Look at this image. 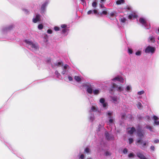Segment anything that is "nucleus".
Here are the masks:
<instances>
[{"instance_id":"nucleus-1","label":"nucleus","mask_w":159,"mask_h":159,"mask_svg":"<svg viewBox=\"0 0 159 159\" xmlns=\"http://www.w3.org/2000/svg\"><path fill=\"white\" fill-rule=\"evenodd\" d=\"M24 42L26 46L33 52H35L38 49L37 44L32 41L29 39H25L24 40Z\"/></svg>"},{"instance_id":"nucleus-2","label":"nucleus","mask_w":159,"mask_h":159,"mask_svg":"<svg viewBox=\"0 0 159 159\" xmlns=\"http://www.w3.org/2000/svg\"><path fill=\"white\" fill-rule=\"evenodd\" d=\"M111 88H110V91L111 93L113 90H116L119 92H121L123 90V89L121 85H117L116 83L112 82L111 84Z\"/></svg>"},{"instance_id":"nucleus-3","label":"nucleus","mask_w":159,"mask_h":159,"mask_svg":"<svg viewBox=\"0 0 159 159\" xmlns=\"http://www.w3.org/2000/svg\"><path fill=\"white\" fill-rule=\"evenodd\" d=\"M113 114V112L111 111H108L106 113V116L109 118V120L107 121V125L110 126L114 125V119L113 117L111 116Z\"/></svg>"},{"instance_id":"nucleus-4","label":"nucleus","mask_w":159,"mask_h":159,"mask_svg":"<svg viewBox=\"0 0 159 159\" xmlns=\"http://www.w3.org/2000/svg\"><path fill=\"white\" fill-rule=\"evenodd\" d=\"M139 21L145 29H149L150 28V25L143 18H140Z\"/></svg>"},{"instance_id":"nucleus-5","label":"nucleus","mask_w":159,"mask_h":159,"mask_svg":"<svg viewBox=\"0 0 159 159\" xmlns=\"http://www.w3.org/2000/svg\"><path fill=\"white\" fill-rule=\"evenodd\" d=\"M96 111V110L95 107L94 106H92L91 107V109L89 111V112L90 114L89 117V120L91 122H92L94 119V115L92 114V111Z\"/></svg>"},{"instance_id":"nucleus-6","label":"nucleus","mask_w":159,"mask_h":159,"mask_svg":"<svg viewBox=\"0 0 159 159\" xmlns=\"http://www.w3.org/2000/svg\"><path fill=\"white\" fill-rule=\"evenodd\" d=\"M124 79L120 76H117L112 80V81L115 83H123L124 82Z\"/></svg>"},{"instance_id":"nucleus-7","label":"nucleus","mask_w":159,"mask_h":159,"mask_svg":"<svg viewBox=\"0 0 159 159\" xmlns=\"http://www.w3.org/2000/svg\"><path fill=\"white\" fill-rule=\"evenodd\" d=\"M84 86L86 87V90L87 93L90 94L93 93V89L92 86L91 84H85Z\"/></svg>"},{"instance_id":"nucleus-8","label":"nucleus","mask_w":159,"mask_h":159,"mask_svg":"<svg viewBox=\"0 0 159 159\" xmlns=\"http://www.w3.org/2000/svg\"><path fill=\"white\" fill-rule=\"evenodd\" d=\"M155 50V49L154 48L151 46H148L145 49V52L146 53H153L154 52Z\"/></svg>"},{"instance_id":"nucleus-9","label":"nucleus","mask_w":159,"mask_h":159,"mask_svg":"<svg viewBox=\"0 0 159 159\" xmlns=\"http://www.w3.org/2000/svg\"><path fill=\"white\" fill-rule=\"evenodd\" d=\"M49 2V1L48 0H46L44 3L42 4L41 8V13H44L46 7L48 4Z\"/></svg>"},{"instance_id":"nucleus-10","label":"nucleus","mask_w":159,"mask_h":159,"mask_svg":"<svg viewBox=\"0 0 159 159\" xmlns=\"http://www.w3.org/2000/svg\"><path fill=\"white\" fill-rule=\"evenodd\" d=\"M137 134L138 136L139 137H143L144 133H143L141 131L139 125H138L137 129Z\"/></svg>"},{"instance_id":"nucleus-11","label":"nucleus","mask_w":159,"mask_h":159,"mask_svg":"<svg viewBox=\"0 0 159 159\" xmlns=\"http://www.w3.org/2000/svg\"><path fill=\"white\" fill-rule=\"evenodd\" d=\"M105 136L107 139L109 140H113L114 137L112 134H110L107 132L106 131L105 133Z\"/></svg>"},{"instance_id":"nucleus-12","label":"nucleus","mask_w":159,"mask_h":159,"mask_svg":"<svg viewBox=\"0 0 159 159\" xmlns=\"http://www.w3.org/2000/svg\"><path fill=\"white\" fill-rule=\"evenodd\" d=\"M41 20V16L39 14H36L35 16H34L33 19V22L34 23H36L37 22L40 21Z\"/></svg>"},{"instance_id":"nucleus-13","label":"nucleus","mask_w":159,"mask_h":159,"mask_svg":"<svg viewBox=\"0 0 159 159\" xmlns=\"http://www.w3.org/2000/svg\"><path fill=\"white\" fill-rule=\"evenodd\" d=\"M99 102L102 105L103 108L105 109L107 108L108 104L107 102H105V100L104 98H100L99 100Z\"/></svg>"},{"instance_id":"nucleus-14","label":"nucleus","mask_w":159,"mask_h":159,"mask_svg":"<svg viewBox=\"0 0 159 159\" xmlns=\"http://www.w3.org/2000/svg\"><path fill=\"white\" fill-rule=\"evenodd\" d=\"M68 68L69 66L68 65H65L63 67V70L61 72V74L63 75L65 74L67 75Z\"/></svg>"},{"instance_id":"nucleus-15","label":"nucleus","mask_w":159,"mask_h":159,"mask_svg":"<svg viewBox=\"0 0 159 159\" xmlns=\"http://www.w3.org/2000/svg\"><path fill=\"white\" fill-rule=\"evenodd\" d=\"M87 14L88 15H89L90 14H95V15H99V12H98L97 10L96 9H93L92 10H90L88 11L87 12Z\"/></svg>"},{"instance_id":"nucleus-16","label":"nucleus","mask_w":159,"mask_h":159,"mask_svg":"<svg viewBox=\"0 0 159 159\" xmlns=\"http://www.w3.org/2000/svg\"><path fill=\"white\" fill-rule=\"evenodd\" d=\"M127 130H128V134H133V133L136 131L135 128L134 127H132L131 128H128Z\"/></svg>"},{"instance_id":"nucleus-17","label":"nucleus","mask_w":159,"mask_h":159,"mask_svg":"<svg viewBox=\"0 0 159 159\" xmlns=\"http://www.w3.org/2000/svg\"><path fill=\"white\" fill-rule=\"evenodd\" d=\"M137 157L140 159H148L146 157L143 153L140 152H138L136 153Z\"/></svg>"},{"instance_id":"nucleus-18","label":"nucleus","mask_w":159,"mask_h":159,"mask_svg":"<svg viewBox=\"0 0 159 159\" xmlns=\"http://www.w3.org/2000/svg\"><path fill=\"white\" fill-rule=\"evenodd\" d=\"M119 20L121 25H124L126 21V19L123 17H121Z\"/></svg>"},{"instance_id":"nucleus-19","label":"nucleus","mask_w":159,"mask_h":159,"mask_svg":"<svg viewBox=\"0 0 159 159\" xmlns=\"http://www.w3.org/2000/svg\"><path fill=\"white\" fill-rule=\"evenodd\" d=\"M13 27V25H11L8 27H6L5 28H3L2 29V31L3 32H5L6 31H8L12 30Z\"/></svg>"},{"instance_id":"nucleus-20","label":"nucleus","mask_w":159,"mask_h":159,"mask_svg":"<svg viewBox=\"0 0 159 159\" xmlns=\"http://www.w3.org/2000/svg\"><path fill=\"white\" fill-rule=\"evenodd\" d=\"M153 119L154 120V124L156 125H159V119L156 116H153Z\"/></svg>"},{"instance_id":"nucleus-21","label":"nucleus","mask_w":159,"mask_h":159,"mask_svg":"<svg viewBox=\"0 0 159 159\" xmlns=\"http://www.w3.org/2000/svg\"><path fill=\"white\" fill-rule=\"evenodd\" d=\"M100 89H98L93 90V93L94 95H98L100 93Z\"/></svg>"},{"instance_id":"nucleus-22","label":"nucleus","mask_w":159,"mask_h":159,"mask_svg":"<svg viewBox=\"0 0 159 159\" xmlns=\"http://www.w3.org/2000/svg\"><path fill=\"white\" fill-rule=\"evenodd\" d=\"M137 15H136L135 13L134 14H131L130 15H129L128 16V18L129 19H131L132 18H136L137 17Z\"/></svg>"},{"instance_id":"nucleus-23","label":"nucleus","mask_w":159,"mask_h":159,"mask_svg":"<svg viewBox=\"0 0 159 159\" xmlns=\"http://www.w3.org/2000/svg\"><path fill=\"white\" fill-rule=\"evenodd\" d=\"M148 41L154 43L155 41L154 37L152 35H150L148 39Z\"/></svg>"},{"instance_id":"nucleus-24","label":"nucleus","mask_w":159,"mask_h":159,"mask_svg":"<svg viewBox=\"0 0 159 159\" xmlns=\"http://www.w3.org/2000/svg\"><path fill=\"white\" fill-rule=\"evenodd\" d=\"M61 63L62 62L61 61H59L57 63H54V65L52 64V68H54L55 66H58L61 65Z\"/></svg>"},{"instance_id":"nucleus-25","label":"nucleus","mask_w":159,"mask_h":159,"mask_svg":"<svg viewBox=\"0 0 159 159\" xmlns=\"http://www.w3.org/2000/svg\"><path fill=\"white\" fill-rule=\"evenodd\" d=\"M111 98L112 99L114 103H116L117 101V97H116L115 96H111Z\"/></svg>"},{"instance_id":"nucleus-26","label":"nucleus","mask_w":159,"mask_h":159,"mask_svg":"<svg viewBox=\"0 0 159 159\" xmlns=\"http://www.w3.org/2000/svg\"><path fill=\"white\" fill-rule=\"evenodd\" d=\"M74 79L78 82H80L81 80L80 77L78 76H75L74 77Z\"/></svg>"},{"instance_id":"nucleus-27","label":"nucleus","mask_w":159,"mask_h":159,"mask_svg":"<svg viewBox=\"0 0 159 159\" xmlns=\"http://www.w3.org/2000/svg\"><path fill=\"white\" fill-rule=\"evenodd\" d=\"M132 88L131 87L130 85H127L126 87V88L125 89L128 92H130Z\"/></svg>"},{"instance_id":"nucleus-28","label":"nucleus","mask_w":159,"mask_h":159,"mask_svg":"<svg viewBox=\"0 0 159 159\" xmlns=\"http://www.w3.org/2000/svg\"><path fill=\"white\" fill-rule=\"evenodd\" d=\"M97 2L95 1H94L92 3V6L94 8H95L97 6Z\"/></svg>"},{"instance_id":"nucleus-29","label":"nucleus","mask_w":159,"mask_h":159,"mask_svg":"<svg viewBox=\"0 0 159 159\" xmlns=\"http://www.w3.org/2000/svg\"><path fill=\"white\" fill-rule=\"evenodd\" d=\"M124 2V0H118L116 1V3L117 4L119 5L123 3Z\"/></svg>"},{"instance_id":"nucleus-30","label":"nucleus","mask_w":159,"mask_h":159,"mask_svg":"<svg viewBox=\"0 0 159 159\" xmlns=\"http://www.w3.org/2000/svg\"><path fill=\"white\" fill-rule=\"evenodd\" d=\"M128 157L129 158H133L134 155L132 153H130L128 155Z\"/></svg>"},{"instance_id":"nucleus-31","label":"nucleus","mask_w":159,"mask_h":159,"mask_svg":"<svg viewBox=\"0 0 159 159\" xmlns=\"http://www.w3.org/2000/svg\"><path fill=\"white\" fill-rule=\"evenodd\" d=\"M55 74L56 75L57 77V78H60V77L61 76V75H60V74L58 72L57 70H56L55 71Z\"/></svg>"},{"instance_id":"nucleus-32","label":"nucleus","mask_w":159,"mask_h":159,"mask_svg":"<svg viewBox=\"0 0 159 159\" xmlns=\"http://www.w3.org/2000/svg\"><path fill=\"white\" fill-rule=\"evenodd\" d=\"M107 14V12L106 11H103L100 13H99V15H100L102 16V15H106Z\"/></svg>"},{"instance_id":"nucleus-33","label":"nucleus","mask_w":159,"mask_h":159,"mask_svg":"<svg viewBox=\"0 0 159 159\" xmlns=\"http://www.w3.org/2000/svg\"><path fill=\"white\" fill-rule=\"evenodd\" d=\"M146 129H149L150 131H151V132L153 131V130H152V127H151L149 125H147L146 126Z\"/></svg>"},{"instance_id":"nucleus-34","label":"nucleus","mask_w":159,"mask_h":159,"mask_svg":"<svg viewBox=\"0 0 159 159\" xmlns=\"http://www.w3.org/2000/svg\"><path fill=\"white\" fill-rule=\"evenodd\" d=\"M121 118L122 120H124L125 118V117L126 116V114L125 113H122L121 114Z\"/></svg>"},{"instance_id":"nucleus-35","label":"nucleus","mask_w":159,"mask_h":159,"mask_svg":"<svg viewBox=\"0 0 159 159\" xmlns=\"http://www.w3.org/2000/svg\"><path fill=\"white\" fill-rule=\"evenodd\" d=\"M43 25L42 24H39L38 25V28L39 30H41L43 29Z\"/></svg>"},{"instance_id":"nucleus-36","label":"nucleus","mask_w":159,"mask_h":159,"mask_svg":"<svg viewBox=\"0 0 159 159\" xmlns=\"http://www.w3.org/2000/svg\"><path fill=\"white\" fill-rule=\"evenodd\" d=\"M141 54V51H138L135 52V55L137 56H140Z\"/></svg>"},{"instance_id":"nucleus-37","label":"nucleus","mask_w":159,"mask_h":159,"mask_svg":"<svg viewBox=\"0 0 159 159\" xmlns=\"http://www.w3.org/2000/svg\"><path fill=\"white\" fill-rule=\"evenodd\" d=\"M68 30L66 28L63 29L62 31V34H65L67 32Z\"/></svg>"},{"instance_id":"nucleus-38","label":"nucleus","mask_w":159,"mask_h":159,"mask_svg":"<svg viewBox=\"0 0 159 159\" xmlns=\"http://www.w3.org/2000/svg\"><path fill=\"white\" fill-rule=\"evenodd\" d=\"M137 106L138 109H140L142 106V105L140 102H139L137 104Z\"/></svg>"},{"instance_id":"nucleus-39","label":"nucleus","mask_w":159,"mask_h":159,"mask_svg":"<svg viewBox=\"0 0 159 159\" xmlns=\"http://www.w3.org/2000/svg\"><path fill=\"white\" fill-rule=\"evenodd\" d=\"M84 152L86 153H89L90 152V149L88 148H86L84 150Z\"/></svg>"},{"instance_id":"nucleus-40","label":"nucleus","mask_w":159,"mask_h":159,"mask_svg":"<svg viewBox=\"0 0 159 159\" xmlns=\"http://www.w3.org/2000/svg\"><path fill=\"white\" fill-rule=\"evenodd\" d=\"M144 93V91L143 90H142L138 92V94L139 95H141L143 94Z\"/></svg>"},{"instance_id":"nucleus-41","label":"nucleus","mask_w":159,"mask_h":159,"mask_svg":"<svg viewBox=\"0 0 159 159\" xmlns=\"http://www.w3.org/2000/svg\"><path fill=\"white\" fill-rule=\"evenodd\" d=\"M111 155V154L108 151L106 152L105 153V156H110Z\"/></svg>"},{"instance_id":"nucleus-42","label":"nucleus","mask_w":159,"mask_h":159,"mask_svg":"<svg viewBox=\"0 0 159 159\" xmlns=\"http://www.w3.org/2000/svg\"><path fill=\"white\" fill-rule=\"evenodd\" d=\"M129 143L131 144L133 141V139L132 138H129Z\"/></svg>"},{"instance_id":"nucleus-43","label":"nucleus","mask_w":159,"mask_h":159,"mask_svg":"<svg viewBox=\"0 0 159 159\" xmlns=\"http://www.w3.org/2000/svg\"><path fill=\"white\" fill-rule=\"evenodd\" d=\"M128 152V150L127 148H125L124 149L123 152L124 154H126Z\"/></svg>"},{"instance_id":"nucleus-44","label":"nucleus","mask_w":159,"mask_h":159,"mask_svg":"<svg viewBox=\"0 0 159 159\" xmlns=\"http://www.w3.org/2000/svg\"><path fill=\"white\" fill-rule=\"evenodd\" d=\"M47 32L49 34H51L52 33V30L51 29H48L47 30Z\"/></svg>"},{"instance_id":"nucleus-45","label":"nucleus","mask_w":159,"mask_h":159,"mask_svg":"<svg viewBox=\"0 0 159 159\" xmlns=\"http://www.w3.org/2000/svg\"><path fill=\"white\" fill-rule=\"evenodd\" d=\"M54 30L55 31H58L59 30V28L57 26H55L54 27Z\"/></svg>"},{"instance_id":"nucleus-46","label":"nucleus","mask_w":159,"mask_h":159,"mask_svg":"<svg viewBox=\"0 0 159 159\" xmlns=\"http://www.w3.org/2000/svg\"><path fill=\"white\" fill-rule=\"evenodd\" d=\"M128 53L129 54H132L133 53V51L132 49L129 48L128 49Z\"/></svg>"},{"instance_id":"nucleus-47","label":"nucleus","mask_w":159,"mask_h":159,"mask_svg":"<svg viewBox=\"0 0 159 159\" xmlns=\"http://www.w3.org/2000/svg\"><path fill=\"white\" fill-rule=\"evenodd\" d=\"M115 13H116L115 12H112L110 13V15L111 16H115Z\"/></svg>"},{"instance_id":"nucleus-48","label":"nucleus","mask_w":159,"mask_h":159,"mask_svg":"<svg viewBox=\"0 0 159 159\" xmlns=\"http://www.w3.org/2000/svg\"><path fill=\"white\" fill-rule=\"evenodd\" d=\"M146 144H147L146 142H144L143 143V145H142V147L143 148H145V146H146Z\"/></svg>"},{"instance_id":"nucleus-49","label":"nucleus","mask_w":159,"mask_h":159,"mask_svg":"<svg viewBox=\"0 0 159 159\" xmlns=\"http://www.w3.org/2000/svg\"><path fill=\"white\" fill-rule=\"evenodd\" d=\"M66 25L65 24H62L61 25V27L63 29L65 28L66 27Z\"/></svg>"},{"instance_id":"nucleus-50","label":"nucleus","mask_w":159,"mask_h":159,"mask_svg":"<svg viewBox=\"0 0 159 159\" xmlns=\"http://www.w3.org/2000/svg\"><path fill=\"white\" fill-rule=\"evenodd\" d=\"M68 79L70 81H71L73 80V78L71 76H68Z\"/></svg>"},{"instance_id":"nucleus-51","label":"nucleus","mask_w":159,"mask_h":159,"mask_svg":"<svg viewBox=\"0 0 159 159\" xmlns=\"http://www.w3.org/2000/svg\"><path fill=\"white\" fill-rule=\"evenodd\" d=\"M23 11H24L25 13L26 14H27L28 13V12H29L26 9H23Z\"/></svg>"},{"instance_id":"nucleus-52","label":"nucleus","mask_w":159,"mask_h":159,"mask_svg":"<svg viewBox=\"0 0 159 159\" xmlns=\"http://www.w3.org/2000/svg\"><path fill=\"white\" fill-rule=\"evenodd\" d=\"M84 157V156L83 154H81L79 157V159H83Z\"/></svg>"},{"instance_id":"nucleus-53","label":"nucleus","mask_w":159,"mask_h":159,"mask_svg":"<svg viewBox=\"0 0 159 159\" xmlns=\"http://www.w3.org/2000/svg\"><path fill=\"white\" fill-rule=\"evenodd\" d=\"M127 117H128V118L130 119H132V116L130 114L128 115L127 116Z\"/></svg>"},{"instance_id":"nucleus-54","label":"nucleus","mask_w":159,"mask_h":159,"mask_svg":"<svg viewBox=\"0 0 159 159\" xmlns=\"http://www.w3.org/2000/svg\"><path fill=\"white\" fill-rule=\"evenodd\" d=\"M150 149L154 151L155 149V147L153 146H152L150 147Z\"/></svg>"},{"instance_id":"nucleus-55","label":"nucleus","mask_w":159,"mask_h":159,"mask_svg":"<svg viewBox=\"0 0 159 159\" xmlns=\"http://www.w3.org/2000/svg\"><path fill=\"white\" fill-rule=\"evenodd\" d=\"M159 142V140L158 139H156L154 140V142L155 143H157Z\"/></svg>"},{"instance_id":"nucleus-56","label":"nucleus","mask_w":159,"mask_h":159,"mask_svg":"<svg viewBox=\"0 0 159 159\" xmlns=\"http://www.w3.org/2000/svg\"><path fill=\"white\" fill-rule=\"evenodd\" d=\"M51 61V60L50 58H48V59L47 60V62L48 63H49Z\"/></svg>"},{"instance_id":"nucleus-57","label":"nucleus","mask_w":159,"mask_h":159,"mask_svg":"<svg viewBox=\"0 0 159 159\" xmlns=\"http://www.w3.org/2000/svg\"><path fill=\"white\" fill-rule=\"evenodd\" d=\"M100 7L101 8H103L104 7H105L102 4H100Z\"/></svg>"},{"instance_id":"nucleus-58","label":"nucleus","mask_w":159,"mask_h":159,"mask_svg":"<svg viewBox=\"0 0 159 159\" xmlns=\"http://www.w3.org/2000/svg\"><path fill=\"white\" fill-rule=\"evenodd\" d=\"M146 118L148 120H150V117L149 116H146Z\"/></svg>"},{"instance_id":"nucleus-59","label":"nucleus","mask_w":159,"mask_h":159,"mask_svg":"<svg viewBox=\"0 0 159 159\" xmlns=\"http://www.w3.org/2000/svg\"><path fill=\"white\" fill-rule=\"evenodd\" d=\"M81 2H82L83 4L84 5L85 3V0H80Z\"/></svg>"},{"instance_id":"nucleus-60","label":"nucleus","mask_w":159,"mask_h":159,"mask_svg":"<svg viewBox=\"0 0 159 159\" xmlns=\"http://www.w3.org/2000/svg\"><path fill=\"white\" fill-rule=\"evenodd\" d=\"M141 142V140L140 139H139L137 140V143H140Z\"/></svg>"},{"instance_id":"nucleus-61","label":"nucleus","mask_w":159,"mask_h":159,"mask_svg":"<svg viewBox=\"0 0 159 159\" xmlns=\"http://www.w3.org/2000/svg\"><path fill=\"white\" fill-rule=\"evenodd\" d=\"M105 1V0H101V2L102 3L103 2H104Z\"/></svg>"},{"instance_id":"nucleus-62","label":"nucleus","mask_w":159,"mask_h":159,"mask_svg":"<svg viewBox=\"0 0 159 159\" xmlns=\"http://www.w3.org/2000/svg\"><path fill=\"white\" fill-rule=\"evenodd\" d=\"M100 126H101V125H99V126H98V127H99V128H98V130H97V131H100V130H99V128H100Z\"/></svg>"},{"instance_id":"nucleus-63","label":"nucleus","mask_w":159,"mask_h":159,"mask_svg":"<svg viewBox=\"0 0 159 159\" xmlns=\"http://www.w3.org/2000/svg\"><path fill=\"white\" fill-rule=\"evenodd\" d=\"M138 118H139V119H141L142 118L141 117H139V116H138Z\"/></svg>"},{"instance_id":"nucleus-64","label":"nucleus","mask_w":159,"mask_h":159,"mask_svg":"<svg viewBox=\"0 0 159 159\" xmlns=\"http://www.w3.org/2000/svg\"><path fill=\"white\" fill-rule=\"evenodd\" d=\"M158 31L159 32V28L158 29Z\"/></svg>"}]
</instances>
